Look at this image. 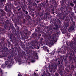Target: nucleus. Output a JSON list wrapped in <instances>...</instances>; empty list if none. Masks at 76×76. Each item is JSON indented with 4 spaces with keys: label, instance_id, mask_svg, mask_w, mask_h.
Wrapping results in <instances>:
<instances>
[{
    "label": "nucleus",
    "instance_id": "1",
    "mask_svg": "<svg viewBox=\"0 0 76 76\" xmlns=\"http://www.w3.org/2000/svg\"><path fill=\"white\" fill-rule=\"evenodd\" d=\"M14 42L15 43V47H14L15 49V51H17L18 54L19 56L21 58H20V60H21V58H26V54L25 51H23L21 53L20 52L21 49V48H20V47L19 45V44H20L22 42V41L20 39H19L18 40H14Z\"/></svg>",
    "mask_w": 76,
    "mask_h": 76
},
{
    "label": "nucleus",
    "instance_id": "2",
    "mask_svg": "<svg viewBox=\"0 0 76 76\" xmlns=\"http://www.w3.org/2000/svg\"><path fill=\"white\" fill-rule=\"evenodd\" d=\"M3 46H2L1 44H0V51L3 54H6L8 53L9 52V49L7 48L6 47H7V43L4 42V38H3L2 39Z\"/></svg>",
    "mask_w": 76,
    "mask_h": 76
},
{
    "label": "nucleus",
    "instance_id": "3",
    "mask_svg": "<svg viewBox=\"0 0 76 76\" xmlns=\"http://www.w3.org/2000/svg\"><path fill=\"white\" fill-rule=\"evenodd\" d=\"M8 46H7L6 47H8V48H10V47L11 48V49L10 50V53L11 54V55H9L7 56V58L10 60H11V61H13V60L12 58L13 56H14V52H15V50H14V48H13V45L11 44L10 42L9 41H7Z\"/></svg>",
    "mask_w": 76,
    "mask_h": 76
},
{
    "label": "nucleus",
    "instance_id": "4",
    "mask_svg": "<svg viewBox=\"0 0 76 76\" xmlns=\"http://www.w3.org/2000/svg\"><path fill=\"white\" fill-rule=\"evenodd\" d=\"M38 42L36 40H34V42H32L31 43V45L29 47V49L31 50H34V48H35V49L36 48V49H39V48H42L44 49L45 48L44 45L43 47H41L40 44L38 45Z\"/></svg>",
    "mask_w": 76,
    "mask_h": 76
},
{
    "label": "nucleus",
    "instance_id": "5",
    "mask_svg": "<svg viewBox=\"0 0 76 76\" xmlns=\"http://www.w3.org/2000/svg\"><path fill=\"white\" fill-rule=\"evenodd\" d=\"M58 61V67L59 68L58 73L61 75V76H64V75L65 74L64 72H65V71H63L64 69V67L63 65V61L62 60L61 61Z\"/></svg>",
    "mask_w": 76,
    "mask_h": 76
},
{
    "label": "nucleus",
    "instance_id": "6",
    "mask_svg": "<svg viewBox=\"0 0 76 76\" xmlns=\"http://www.w3.org/2000/svg\"><path fill=\"white\" fill-rule=\"evenodd\" d=\"M74 43L73 41L70 42L69 45L71 47V49L72 51H75L76 49V38L74 39Z\"/></svg>",
    "mask_w": 76,
    "mask_h": 76
},
{
    "label": "nucleus",
    "instance_id": "7",
    "mask_svg": "<svg viewBox=\"0 0 76 76\" xmlns=\"http://www.w3.org/2000/svg\"><path fill=\"white\" fill-rule=\"evenodd\" d=\"M8 61H5V64H2L1 65V67L4 68L7 66L8 68H10L11 67V64L12 63V61L11 60L7 59Z\"/></svg>",
    "mask_w": 76,
    "mask_h": 76
},
{
    "label": "nucleus",
    "instance_id": "8",
    "mask_svg": "<svg viewBox=\"0 0 76 76\" xmlns=\"http://www.w3.org/2000/svg\"><path fill=\"white\" fill-rule=\"evenodd\" d=\"M13 34H11L10 36V39H12L13 38L15 39V40H14V42L15 43L14 41H15V40H19V39H20V37H18V36L17 35L16 33L14 32Z\"/></svg>",
    "mask_w": 76,
    "mask_h": 76
},
{
    "label": "nucleus",
    "instance_id": "9",
    "mask_svg": "<svg viewBox=\"0 0 76 76\" xmlns=\"http://www.w3.org/2000/svg\"><path fill=\"white\" fill-rule=\"evenodd\" d=\"M75 58H76V56L75 55V53L73 51H72V53H71L70 56L69 57V61L72 62L73 61Z\"/></svg>",
    "mask_w": 76,
    "mask_h": 76
},
{
    "label": "nucleus",
    "instance_id": "10",
    "mask_svg": "<svg viewBox=\"0 0 76 76\" xmlns=\"http://www.w3.org/2000/svg\"><path fill=\"white\" fill-rule=\"evenodd\" d=\"M37 33H36L35 32L34 33H33L32 34V35L31 37H30V40H33L34 39H35L36 37H37Z\"/></svg>",
    "mask_w": 76,
    "mask_h": 76
},
{
    "label": "nucleus",
    "instance_id": "11",
    "mask_svg": "<svg viewBox=\"0 0 76 76\" xmlns=\"http://www.w3.org/2000/svg\"><path fill=\"white\" fill-rule=\"evenodd\" d=\"M65 56V58H63L64 61V64H65V66H67L68 64V61H67V56Z\"/></svg>",
    "mask_w": 76,
    "mask_h": 76
},
{
    "label": "nucleus",
    "instance_id": "12",
    "mask_svg": "<svg viewBox=\"0 0 76 76\" xmlns=\"http://www.w3.org/2000/svg\"><path fill=\"white\" fill-rule=\"evenodd\" d=\"M68 69H66V71L67 72H69L70 69H73V68H74L75 67V66H73V65L72 64L70 65L69 64L68 65Z\"/></svg>",
    "mask_w": 76,
    "mask_h": 76
},
{
    "label": "nucleus",
    "instance_id": "13",
    "mask_svg": "<svg viewBox=\"0 0 76 76\" xmlns=\"http://www.w3.org/2000/svg\"><path fill=\"white\" fill-rule=\"evenodd\" d=\"M8 6L7 5L5 6L4 7V10L6 12L9 13V12H11V10L8 8Z\"/></svg>",
    "mask_w": 76,
    "mask_h": 76
},
{
    "label": "nucleus",
    "instance_id": "14",
    "mask_svg": "<svg viewBox=\"0 0 76 76\" xmlns=\"http://www.w3.org/2000/svg\"><path fill=\"white\" fill-rule=\"evenodd\" d=\"M57 68V64L53 65L52 66L51 69L53 72H56V69Z\"/></svg>",
    "mask_w": 76,
    "mask_h": 76
},
{
    "label": "nucleus",
    "instance_id": "15",
    "mask_svg": "<svg viewBox=\"0 0 76 76\" xmlns=\"http://www.w3.org/2000/svg\"><path fill=\"white\" fill-rule=\"evenodd\" d=\"M75 25V23L72 22V23H71L70 26L69 27V29L70 31H73L74 30V26Z\"/></svg>",
    "mask_w": 76,
    "mask_h": 76
},
{
    "label": "nucleus",
    "instance_id": "16",
    "mask_svg": "<svg viewBox=\"0 0 76 76\" xmlns=\"http://www.w3.org/2000/svg\"><path fill=\"white\" fill-rule=\"evenodd\" d=\"M49 37L51 39H52L51 40L52 42L53 43H55L56 41L54 40V38L56 37V36H54L53 35H52V36H49Z\"/></svg>",
    "mask_w": 76,
    "mask_h": 76
},
{
    "label": "nucleus",
    "instance_id": "17",
    "mask_svg": "<svg viewBox=\"0 0 76 76\" xmlns=\"http://www.w3.org/2000/svg\"><path fill=\"white\" fill-rule=\"evenodd\" d=\"M47 31L49 34H51L53 32V30L52 28H49V29H48Z\"/></svg>",
    "mask_w": 76,
    "mask_h": 76
},
{
    "label": "nucleus",
    "instance_id": "18",
    "mask_svg": "<svg viewBox=\"0 0 76 76\" xmlns=\"http://www.w3.org/2000/svg\"><path fill=\"white\" fill-rule=\"evenodd\" d=\"M0 10L1 12V15L2 17L4 16V15H6V12H4V11L3 10L1 9H0Z\"/></svg>",
    "mask_w": 76,
    "mask_h": 76
},
{
    "label": "nucleus",
    "instance_id": "19",
    "mask_svg": "<svg viewBox=\"0 0 76 76\" xmlns=\"http://www.w3.org/2000/svg\"><path fill=\"white\" fill-rule=\"evenodd\" d=\"M55 23H57L58 24L59 23V24H61V21L60 19L58 18L57 19V20L55 19Z\"/></svg>",
    "mask_w": 76,
    "mask_h": 76
},
{
    "label": "nucleus",
    "instance_id": "20",
    "mask_svg": "<svg viewBox=\"0 0 76 76\" xmlns=\"http://www.w3.org/2000/svg\"><path fill=\"white\" fill-rule=\"evenodd\" d=\"M31 4L32 6H35V7H37V4L34 2H31Z\"/></svg>",
    "mask_w": 76,
    "mask_h": 76
},
{
    "label": "nucleus",
    "instance_id": "21",
    "mask_svg": "<svg viewBox=\"0 0 76 76\" xmlns=\"http://www.w3.org/2000/svg\"><path fill=\"white\" fill-rule=\"evenodd\" d=\"M61 32H62V33L63 34H66V32H67V31L66 30L63 29H61Z\"/></svg>",
    "mask_w": 76,
    "mask_h": 76
},
{
    "label": "nucleus",
    "instance_id": "22",
    "mask_svg": "<svg viewBox=\"0 0 76 76\" xmlns=\"http://www.w3.org/2000/svg\"><path fill=\"white\" fill-rule=\"evenodd\" d=\"M30 15H31L32 18H34V16H35L34 12H30Z\"/></svg>",
    "mask_w": 76,
    "mask_h": 76
},
{
    "label": "nucleus",
    "instance_id": "23",
    "mask_svg": "<svg viewBox=\"0 0 76 76\" xmlns=\"http://www.w3.org/2000/svg\"><path fill=\"white\" fill-rule=\"evenodd\" d=\"M58 25H55V27L53 28V29L55 30H57V29H58Z\"/></svg>",
    "mask_w": 76,
    "mask_h": 76
},
{
    "label": "nucleus",
    "instance_id": "24",
    "mask_svg": "<svg viewBox=\"0 0 76 76\" xmlns=\"http://www.w3.org/2000/svg\"><path fill=\"white\" fill-rule=\"evenodd\" d=\"M21 47L23 49L24 51H26V48L25 47V45H21Z\"/></svg>",
    "mask_w": 76,
    "mask_h": 76
},
{
    "label": "nucleus",
    "instance_id": "25",
    "mask_svg": "<svg viewBox=\"0 0 76 76\" xmlns=\"http://www.w3.org/2000/svg\"><path fill=\"white\" fill-rule=\"evenodd\" d=\"M17 10L20 13H22V8H18Z\"/></svg>",
    "mask_w": 76,
    "mask_h": 76
},
{
    "label": "nucleus",
    "instance_id": "26",
    "mask_svg": "<svg viewBox=\"0 0 76 76\" xmlns=\"http://www.w3.org/2000/svg\"><path fill=\"white\" fill-rule=\"evenodd\" d=\"M70 5L71 7H73L74 6V4L73 3V2L70 3Z\"/></svg>",
    "mask_w": 76,
    "mask_h": 76
},
{
    "label": "nucleus",
    "instance_id": "27",
    "mask_svg": "<svg viewBox=\"0 0 76 76\" xmlns=\"http://www.w3.org/2000/svg\"><path fill=\"white\" fill-rule=\"evenodd\" d=\"M22 10L23 12H25L26 11V8L24 7H23L22 8Z\"/></svg>",
    "mask_w": 76,
    "mask_h": 76
},
{
    "label": "nucleus",
    "instance_id": "28",
    "mask_svg": "<svg viewBox=\"0 0 76 76\" xmlns=\"http://www.w3.org/2000/svg\"><path fill=\"white\" fill-rule=\"evenodd\" d=\"M39 15L40 16V17H42V16H43V13L42 12H40L39 14Z\"/></svg>",
    "mask_w": 76,
    "mask_h": 76
},
{
    "label": "nucleus",
    "instance_id": "29",
    "mask_svg": "<svg viewBox=\"0 0 76 76\" xmlns=\"http://www.w3.org/2000/svg\"><path fill=\"white\" fill-rule=\"evenodd\" d=\"M0 1L1 3H5V1H6V0H1Z\"/></svg>",
    "mask_w": 76,
    "mask_h": 76
},
{
    "label": "nucleus",
    "instance_id": "30",
    "mask_svg": "<svg viewBox=\"0 0 76 76\" xmlns=\"http://www.w3.org/2000/svg\"><path fill=\"white\" fill-rule=\"evenodd\" d=\"M31 0H27V1H31ZM38 0H34L37 3H39V1H38Z\"/></svg>",
    "mask_w": 76,
    "mask_h": 76
},
{
    "label": "nucleus",
    "instance_id": "31",
    "mask_svg": "<svg viewBox=\"0 0 76 76\" xmlns=\"http://www.w3.org/2000/svg\"><path fill=\"white\" fill-rule=\"evenodd\" d=\"M15 27H16V28H17V31H20V29H19V27H18V26L16 25L15 26Z\"/></svg>",
    "mask_w": 76,
    "mask_h": 76
},
{
    "label": "nucleus",
    "instance_id": "32",
    "mask_svg": "<svg viewBox=\"0 0 76 76\" xmlns=\"http://www.w3.org/2000/svg\"><path fill=\"white\" fill-rule=\"evenodd\" d=\"M8 13L7 14V16L8 17H10V16H11V14L10 13L8 12Z\"/></svg>",
    "mask_w": 76,
    "mask_h": 76
},
{
    "label": "nucleus",
    "instance_id": "33",
    "mask_svg": "<svg viewBox=\"0 0 76 76\" xmlns=\"http://www.w3.org/2000/svg\"><path fill=\"white\" fill-rule=\"evenodd\" d=\"M3 21L2 20H0V23L2 25H3Z\"/></svg>",
    "mask_w": 76,
    "mask_h": 76
},
{
    "label": "nucleus",
    "instance_id": "34",
    "mask_svg": "<svg viewBox=\"0 0 76 76\" xmlns=\"http://www.w3.org/2000/svg\"><path fill=\"white\" fill-rule=\"evenodd\" d=\"M38 38H39L41 37V33H39L38 34Z\"/></svg>",
    "mask_w": 76,
    "mask_h": 76
},
{
    "label": "nucleus",
    "instance_id": "35",
    "mask_svg": "<svg viewBox=\"0 0 76 76\" xmlns=\"http://www.w3.org/2000/svg\"><path fill=\"white\" fill-rule=\"evenodd\" d=\"M71 22H72V23H74L75 24V21H73V18H72L71 19Z\"/></svg>",
    "mask_w": 76,
    "mask_h": 76
},
{
    "label": "nucleus",
    "instance_id": "36",
    "mask_svg": "<svg viewBox=\"0 0 76 76\" xmlns=\"http://www.w3.org/2000/svg\"><path fill=\"white\" fill-rule=\"evenodd\" d=\"M50 14V12H47L45 14V15L46 16H47L48 15H49Z\"/></svg>",
    "mask_w": 76,
    "mask_h": 76
},
{
    "label": "nucleus",
    "instance_id": "37",
    "mask_svg": "<svg viewBox=\"0 0 76 76\" xmlns=\"http://www.w3.org/2000/svg\"><path fill=\"white\" fill-rule=\"evenodd\" d=\"M53 2L54 4H57V3H56V1L55 0H53Z\"/></svg>",
    "mask_w": 76,
    "mask_h": 76
},
{
    "label": "nucleus",
    "instance_id": "38",
    "mask_svg": "<svg viewBox=\"0 0 76 76\" xmlns=\"http://www.w3.org/2000/svg\"><path fill=\"white\" fill-rule=\"evenodd\" d=\"M64 2H65V0H62L61 3L62 4H64Z\"/></svg>",
    "mask_w": 76,
    "mask_h": 76
},
{
    "label": "nucleus",
    "instance_id": "39",
    "mask_svg": "<svg viewBox=\"0 0 76 76\" xmlns=\"http://www.w3.org/2000/svg\"><path fill=\"white\" fill-rule=\"evenodd\" d=\"M26 15H28V12L27 11H25V12H24Z\"/></svg>",
    "mask_w": 76,
    "mask_h": 76
},
{
    "label": "nucleus",
    "instance_id": "40",
    "mask_svg": "<svg viewBox=\"0 0 76 76\" xmlns=\"http://www.w3.org/2000/svg\"><path fill=\"white\" fill-rule=\"evenodd\" d=\"M15 56H14V57H15L16 58H18V55H17V54H15Z\"/></svg>",
    "mask_w": 76,
    "mask_h": 76
},
{
    "label": "nucleus",
    "instance_id": "41",
    "mask_svg": "<svg viewBox=\"0 0 76 76\" xmlns=\"http://www.w3.org/2000/svg\"><path fill=\"white\" fill-rule=\"evenodd\" d=\"M23 23H25V22H26V20L25 19H23Z\"/></svg>",
    "mask_w": 76,
    "mask_h": 76
},
{
    "label": "nucleus",
    "instance_id": "42",
    "mask_svg": "<svg viewBox=\"0 0 76 76\" xmlns=\"http://www.w3.org/2000/svg\"><path fill=\"white\" fill-rule=\"evenodd\" d=\"M45 76H50V73H49L48 74H47V75H45Z\"/></svg>",
    "mask_w": 76,
    "mask_h": 76
},
{
    "label": "nucleus",
    "instance_id": "43",
    "mask_svg": "<svg viewBox=\"0 0 76 76\" xmlns=\"http://www.w3.org/2000/svg\"><path fill=\"white\" fill-rule=\"evenodd\" d=\"M50 44L51 45H53V44H54V43L52 42H50Z\"/></svg>",
    "mask_w": 76,
    "mask_h": 76
},
{
    "label": "nucleus",
    "instance_id": "44",
    "mask_svg": "<svg viewBox=\"0 0 76 76\" xmlns=\"http://www.w3.org/2000/svg\"><path fill=\"white\" fill-rule=\"evenodd\" d=\"M27 17L28 18V19H30V16L28 14L27 15Z\"/></svg>",
    "mask_w": 76,
    "mask_h": 76
},
{
    "label": "nucleus",
    "instance_id": "45",
    "mask_svg": "<svg viewBox=\"0 0 76 76\" xmlns=\"http://www.w3.org/2000/svg\"><path fill=\"white\" fill-rule=\"evenodd\" d=\"M38 9L39 10H41V8L40 7H38Z\"/></svg>",
    "mask_w": 76,
    "mask_h": 76
},
{
    "label": "nucleus",
    "instance_id": "46",
    "mask_svg": "<svg viewBox=\"0 0 76 76\" xmlns=\"http://www.w3.org/2000/svg\"><path fill=\"white\" fill-rule=\"evenodd\" d=\"M36 15L37 16H39V13H36Z\"/></svg>",
    "mask_w": 76,
    "mask_h": 76
},
{
    "label": "nucleus",
    "instance_id": "47",
    "mask_svg": "<svg viewBox=\"0 0 76 76\" xmlns=\"http://www.w3.org/2000/svg\"><path fill=\"white\" fill-rule=\"evenodd\" d=\"M55 52H56V50H53V54H54L55 53Z\"/></svg>",
    "mask_w": 76,
    "mask_h": 76
},
{
    "label": "nucleus",
    "instance_id": "48",
    "mask_svg": "<svg viewBox=\"0 0 76 76\" xmlns=\"http://www.w3.org/2000/svg\"><path fill=\"white\" fill-rule=\"evenodd\" d=\"M73 3H74V4H75V3H76V0H75L74 1H73Z\"/></svg>",
    "mask_w": 76,
    "mask_h": 76
},
{
    "label": "nucleus",
    "instance_id": "49",
    "mask_svg": "<svg viewBox=\"0 0 76 76\" xmlns=\"http://www.w3.org/2000/svg\"><path fill=\"white\" fill-rule=\"evenodd\" d=\"M75 58H74V59L73 61H74V62H76V59H75Z\"/></svg>",
    "mask_w": 76,
    "mask_h": 76
},
{
    "label": "nucleus",
    "instance_id": "50",
    "mask_svg": "<svg viewBox=\"0 0 76 76\" xmlns=\"http://www.w3.org/2000/svg\"><path fill=\"white\" fill-rule=\"evenodd\" d=\"M31 61L32 62H35V60H31Z\"/></svg>",
    "mask_w": 76,
    "mask_h": 76
},
{
    "label": "nucleus",
    "instance_id": "51",
    "mask_svg": "<svg viewBox=\"0 0 76 76\" xmlns=\"http://www.w3.org/2000/svg\"><path fill=\"white\" fill-rule=\"evenodd\" d=\"M2 72V70L0 68V73H1Z\"/></svg>",
    "mask_w": 76,
    "mask_h": 76
},
{
    "label": "nucleus",
    "instance_id": "52",
    "mask_svg": "<svg viewBox=\"0 0 76 76\" xmlns=\"http://www.w3.org/2000/svg\"><path fill=\"white\" fill-rule=\"evenodd\" d=\"M40 45L41 46H43V44H42V43H41Z\"/></svg>",
    "mask_w": 76,
    "mask_h": 76
},
{
    "label": "nucleus",
    "instance_id": "53",
    "mask_svg": "<svg viewBox=\"0 0 76 76\" xmlns=\"http://www.w3.org/2000/svg\"><path fill=\"white\" fill-rule=\"evenodd\" d=\"M51 10L52 11H54V8H53V9H51Z\"/></svg>",
    "mask_w": 76,
    "mask_h": 76
},
{
    "label": "nucleus",
    "instance_id": "54",
    "mask_svg": "<svg viewBox=\"0 0 76 76\" xmlns=\"http://www.w3.org/2000/svg\"><path fill=\"white\" fill-rule=\"evenodd\" d=\"M34 76H35V75H36V73H35V72H34Z\"/></svg>",
    "mask_w": 76,
    "mask_h": 76
},
{
    "label": "nucleus",
    "instance_id": "55",
    "mask_svg": "<svg viewBox=\"0 0 76 76\" xmlns=\"http://www.w3.org/2000/svg\"><path fill=\"white\" fill-rule=\"evenodd\" d=\"M36 31H37V32H38H38H39V29H38V30H36Z\"/></svg>",
    "mask_w": 76,
    "mask_h": 76
},
{
    "label": "nucleus",
    "instance_id": "56",
    "mask_svg": "<svg viewBox=\"0 0 76 76\" xmlns=\"http://www.w3.org/2000/svg\"><path fill=\"white\" fill-rule=\"evenodd\" d=\"M43 25V24H40V26H42Z\"/></svg>",
    "mask_w": 76,
    "mask_h": 76
},
{
    "label": "nucleus",
    "instance_id": "57",
    "mask_svg": "<svg viewBox=\"0 0 76 76\" xmlns=\"http://www.w3.org/2000/svg\"><path fill=\"white\" fill-rule=\"evenodd\" d=\"M70 19H68V22H69V21H70Z\"/></svg>",
    "mask_w": 76,
    "mask_h": 76
},
{
    "label": "nucleus",
    "instance_id": "58",
    "mask_svg": "<svg viewBox=\"0 0 76 76\" xmlns=\"http://www.w3.org/2000/svg\"><path fill=\"white\" fill-rule=\"evenodd\" d=\"M67 26L68 27L69 26V24H68V23L67 24L66 27Z\"/></svg>",
    "mask_w": 76,
    "mask_h": 76
},
{
    "label": "nucleus",
    "instance_id": "59",
    "mask_svg": "<svg viewBox=\"0 0 76 76\" xmlns=\"http://www.w3.org/2000/svg\"><path fill=\"white\" fill-rule=\"evenodd\" d=\"M74 75H75V76H76V71L75 72V74H74Z\"/></svg>",
    "mask_w": 76,
    "mask_h": 76
},
{
    "label": "nucleus",
    "instance_id": "60",
    "mask_svg": "<svg viewBox=\"0 0 76 76\" xmlns=\"http://www.w3.org/2000/svg\"><path fill=\"white\" fill-rule=\"evenodd\" d=\"M34 76H38V75L36 74V75H35Z\"/></svg>",
    "mask_w": 76,
    "mask_h": 76
},
{
    "label": "nucleus",
    "instance_id": "61",
    "mask_svg": "<svg viewBox=\"0 0 76 76\" xmlns=\"http://www.w3.org/2000/svg\"><path fill=\"white\" fill-rule=\"evenodd\" d=\"M61 14L62 15H64V13L62 12L61 13Z\"/></svg>",
    "mask_w": 76,
    "mask_h": 76
},
{
    "label": "nucleus",
    "instance_id": "62",
    "mask_svg": "<svg viewBox=\"0 0 76 76\" xmlns=\"http://www.w3.org/2000/svg\"><path fill=\"white\" fill-rule=\"evenodd\" d=\"M12 0H8L9 1H10V2L12 1Z\"/></svg>",
    "mask_w": 76,
    "mask_h": 76
},
{
    "label": "nucleus",
    "instance_id": "63",
    "mask_svg": "<svg viewBox=\"0 0 76 76\" xmlns=\"http://www.w3.org/2000/svg\"><path fill=\"white\" fill-rule=\"evenodd\" d=\"M7 22H9V20L8 19L7 20Z\"/></svg>",
    "mask_w": 76,
    "mask_h": 76
},
{
    "label": "nucleus",
    "instance_id": "64",
    "mask_svg": "<svg viewBox=\"0 0 76 76\" xmlns=\"http://www.w3.org/2000/svg\"><path fill=\"white\" fill-rule=\"evenodd\" d=\"M75 7H76V3H75Z\"/></svg>",
    "mask_w": 76,
    "mask_h": 76
}]
</instances>
